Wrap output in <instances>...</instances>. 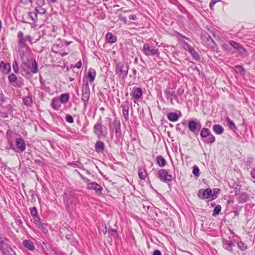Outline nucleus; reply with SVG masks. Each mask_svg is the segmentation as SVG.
I'll list each match as a JSON object with an SVG mask.
<instances>
[{
	"mask_svg": "<svg viewBox=\"0 0 255 255\" xmlns=\"http://www.w3.org/2000/svg\"><path fill=\"white\" fill-rule=\"evenodd\" d=\"M170 2L175 5L179 3L177 0H170Z\"/></svg>",
	"mask_w": 255,
	"mask_h": 255,
	"instance_id": "0e129e2a",
	"label": "nucleus"
},
{
	"mask_svg": "<svg viewBox=\"0 0 255 255\" xmlns=\"http://www.w3.org/2000/svg\"><path fill=\"white\" fill-rule=\"evenodd\" d=\"M122 107L124 118L126 121H128V104L122 105Z\"/></svg>",
	"mask_w": 255,
	"mask_h": 255,
	"instance_id": "cd10ccee",
	"label": "nucleus"
},
{
	"mask_svg": "<svg viewBox=\"0 0 255 255\" xmlns=\"http://www.w3.org/2000/svg\"><path fill=\"white\" fill-rule=\"evenodd\" d=\"M69 98L70 95L68 93H64L60 96L59 100L61 103L65 104L69 101Z\"/></svg>",
	"mask_w": 255,
	"mask_h": 255,
	"instance_id": "bb28decb",
	"label": "nucleus"
},
{
	"mask_svg": "<svg viewBox=\"0 0 255 255\" xmlns=\"http://www.w3.org/2000/svg\"><path fill=\"white\" fill-rule=\"evenodd\" d=\"M153 255H161V254L159 250H155L153 252Z\"/></svg>",
	"mask_w": 255,
	"mask_h": 255,
	"instance_id": "680f3d73",
	"label": "nucleus"
},
{
	"mask_svg": "<svg viewBox=\"0 0 255 255\" xmlns=\"http://www.w3.org/2000/svg\"><path fill=\"white\" fill-rule=\"evenodd\" d=\"M106 41L108 43H115L117 41V37L112 33H107L106 35Z\"/></svg>",
	"mask_w": 255,
	"mask_h": 255,
	"instance_id": "393cba45",
	"label": "nucleus"
},
{
	"mask_svg": "<svg viewBox=\"0 0 255 255\" xmlns=\"http://www.w3.org/2000/svg\"><path fill=\"white\" fill-rule=\"evenodd\" d=\"M23 102L25 105L31 106L32 103V100L31 97L27 96L23 99Z\"/></svg>",
	"mask_w": 255,
	"mask_h": 255,
	"instance_id": "e433bc0d",
	"label": "nucleus"
},
{
	"mask_svg": "<svg viewBox=\"0 0 255 255\" xmlns=\"http://www.w3.org/2000/svg\"><path fill=\"white\" fill-rule=\"evenodd\" d=\"M202 37H205V38H207V40L208 41H209L210 40H211V41H212V38L211 37V36L208 34V33H204L203 34H202L201 35Z\"/></svg>",
	"mask_w": 255,
	"mask_h": 255,
	"instance_id": "864d4df0",
	"label": "nucleus"
},
{
	"mask_svg": "<svg viewBox=\"0 0 255 255\" xmlns=\"http://www.w3.org/2000/svg\"><path fill=\"white\" fill-rule=\"evenodd\" d=\"M112 235H114V234L116 235L117 234V231L116 230L112 229L111 231H109V233H111Z\"/></svg>",
	"mask_w": 255,
	"mask_h": 255,
	"instance_id": "e2e57ef3",
	"label": "nucleus"
},
{
	"mask_svg": "<svg viewBox=\"0 0 255 255\" xmlns=\"http://www.w3.org/2000/svg\"><path fill=\"white\" fill-rule=\"evenodd\" d=\"M201 128V125L200 122H197L192 120L188 123V128L189 130L197 135L199 133V130Z\"/></svg>",
	"mask_w": 255,
	"mask_h": 255,
	"instance_id": "9d476101",
	"label": "nucleus"
},
{
	"mask_svg": "<svg viewBox=\"0 0 255 255\" xmlns=\"http://www.w3.org/2000/svg\"><path fill=\"white\" fill-rule=\"evenodd\" d=\"M104 143L100 140L97 141L95 144V151L98 153H102L105 149Z\"/></svg>",
	"mask_w": 255,
	"mask_h": 255,
	"instance_id": "aec40b11",
	"label": "nucleus"
},
{
	"mask_svg": "<svg viewBox=\"0 0 255 255\" xmlns=\"http://www.w3.org/2000/svg\"><path fill=\"white\" fill-rule=\"evenodd\" d=\"M23 245L25 248L30 251H33L35 249L33 243L29 240H25L23 241Z\"/></svg>",
	"mask_w": 255,
	"mask_h": 255,
	"instance_id": "c756f323",
	"label": "nucleus"
},
{
	"mask_svg": "<svg viewBox=\"0 0 255 255\" xmlns=\"http://www.w3.org/2000/svg\"><path fill=\"white\" fill-rule=\"evenodd\" d=\"M110 129L112 130V129H115V133L117 136H120L121 135V123L117 119L114 120L112 125H110L109 126Z\"/></svg>",
	"mask_w": 255,
	"mask_h": 255,
	"instance_id": "4468645a",
	"label": "nucleus"
},
{
	"mask_svg": "<svg viewBox=\"0 0 255 255\" xmlns=\"http://www.w3.org/2000/svg\"><path fill=\"white\" fill-rule=\"evenodd\" d=\"M37 6H44L45 5V0H36Z\"/></svg>",
	"mask_w": 255,
	"mask_h": 255,
	"instance_id": "49530a36",
	"label": "nucleus"
},
{
	"mask_svg": "<svg viewBox=\"0 0 255 255\" xmlns=\"http://www.w3.org/2000/svg\"><path fill=\"white\" fill-rule=\"evenodd\" d=\"M4 101L3 94H0V105H2Z\"/></svg>",
	"mask_w": 255,
	"mask_h": 255,
	"instance_id": "4d7b16f0",
	"label": "nucleus"
},
{
	"mask_svg": "<svg viewBox=\"0 0 255 255\" xmlns=\"http://www.w3.org/2000/svg\"><path fill=\"white\" fill-rule=\"evenodd\" d=\"M168 119L171 122H176L179 119V117L175 113L171 112L167 115Z\"/></svg>",
	"mask_w": 255,
	"mask_h": 255,
	"instance_id": "7c9ffc66",
	"label": "nucleus"
},
{
	"mask_svg": "<svg viewBox=\"0 0 255 255\" xmlns=\"http://www.w3.org/2000/svg\"><path fill=\"white\" fill-rule=\"evenodd\" d=\"M199 168L197 165H194L193 167V174L196 177H199Z\"/></svg>",
	"mask_w": 255,
	"mask_h": 255,
	"instance_id": "ea45409f",
	"label": "nucleus"
},
{
	"mask_svg": "<svg viewBox=\"0 0 255 255\" xmlns=\"http://www.w3.org/2000/svg\"><path fill=\"white\" fill-rule=\"evenodd\" d=\"M85 182L88 189L95 190L96 193L98 195L102 194L103 188L100 184L95 182H90L89 179H86Z\"/></svg>",
	"mask_w": 255,
	"mask_h": 255,
	"instance_id": "423d86ee",
	"label": "nucleus"
},
{
	"mask_svg": "<svg viewBox=\"0 0 255 255\" xmlns=\"http://www.w3.org/2000/svg\"><path fill=\"white\" fill-rule=\"evenodd\" d=\"M39 79H40V82L41 85L43 86L44 85V83H43V82L42 81V79L41 76L40 77Z\"/></svg>",
	"mask_w": 255,
	"mask_h": 255,
	"instance_id": "69168bd1",
	"label": "nucleus"
},
{
	"mask_svg": "<svg viewBox=\"0 0 255 255\" xmlns=\"http://www.w3.org/2000/svg\"><path fill=\"white\" fill-rule=\"evenodd\" d=\"M20 2L25 4V5H28L29 3H32V0H20Z\"/></svg>",
	"mask_w": 255,
	"mask_h": 255,
	"instance_id": "5fc2aeb1",
	"label": "nucleus"
},
{
	"mask_svg": "<svg viewBox=\"0 0 255 255\" xmlns=\"http://www.w3.org/2000/svg\"><path fill=\"white\" fill-rule=\"evenodd\" d=\"M143 51L146 56H158L159 52L157 48L153 46H150L148 44H144L143 47Z\"/></svg>",
	"mask_w": 255,
	"mask_h": 255,
	"instance_id": "6e6552de",
	"label": "nucleus"
},
{
	"mask_svg": "<svg viewBox=\"0 0 255 255\" xmlns=\"http://www.w3.org/2000/svg\"><path fill=\"white\" fill-rule=\"evenodd\" d=\"M30 213H31V215L33 217L38 216V214H37V210L35 207H33L31 209Z\"/></svg>",
	"mask_w": 255,
	"mask_h": 255,
	"instance_id": "37998d69",
	"label": "nucleus"
},
{
	"mask_svg": "<svg viewBox=\"0 0 255 255\" xmlns=\"http://www.w3.org/2000/svg\"><path fill=\"white\" fill-rule=\"evenodd\" d=\"M221 1V0H211V1L210 2L209 6L211 9H213V7L214 5L218 1Z\"/></svg>",
	"mask_w": 255,
	"mask_h": 255,
	"instance_id": "8fccbe9b",
	"label": "nucleus"
},
{
	"mask_svg": "<svg viewBox=\"0 0 255 255\" xmlns=\"http://www.w3.org/2000/svg\"><path fill=\"white\" fill-rule=\"evenodd\" d=\"M69 164L72 165L74 166H77V167L80 168L79 165L81 164V163L79 162H73V163H70Z\"/></svg>",
	"mask_w": 255,
	"mask_h": 255,
	"instance_id": "6e6d98bb",
	"label": "nucleus"
},
{
	"mask_svg": "<svg viewBox=\"0 0 255 255\" xmlns=\"http://www.w3.org/2000/svg\"><path fill=\"white\" fill-rule=\"evenodd\" d=\"M183 48L187 51L189 52L192 55V57L196 60H198L200 58L199 55L193 47L187 43H185Z\"/></svg>",
	"mask_w": 255,
	"mask_h": 255,
	"instance_id": "f8f14e48",
	"label": "nucleus"
},
{
	"mask_svg": "<svg viewBox=\"0 0 255 255\" xmlns=\"http://www.w3.org/2000/svg\"><path fill=\"white\" fill-rule=\"evenodd\" d=\"M39 15H42L46 12V8L43 6H36L34 9Z\"/></svg>",
	"mask_w": 255,
	"mask_h": 255,
	"instance_id": "f704fd0d",
	"label": "nucleus"
},
{
	"mask_svg": "<svg viewBox=\"0 0 255 255\" xmlns=\"http://www.w3.org/2000/svg\"><path fill=\"white\" fill-rule=\"evenodd\" d=\"M82 66V62L81 61H78L75 65V67H76L77 68H80Z\"/></svg>",
	"mask_w": 255,
	"mask_h": 255,
	"instance_id": "13d9d810",
	"label": "nucleus"
},
{
	"mask_svg": "<svg viewBox=\"0 0 255 255\" xmlns=\"http://www.w3.org/2000/svg\"><path fill=\"white\" fill-rule=\"evenodd\" d=\"M215 141V137L211 133L207 138L203 139V141L206 144H211Z\"/></svg>",
	"mask_w": 255,
	"mask_h": 255,
	"instance_id": "72a5a7b5",
	"label": "nucleus"
},
{
	"mask_svg": "<svg viewBox=\"0 0 255 255\" xmlns=\"http://www.w3.org/2000/svg\"><path fill=\"white\" fill-rule=\"evenodd\" d=\"M65 120L67 122L69 123H73L74 122V120L72 116L70 115H67L66 116Z\"/></svg>",
	"mask_w": 255,
	"mask_h": 255,
	"instance_id": "c03bdc74",
	"label": "nucleus"
},
{
	"mask_svg": "<svg viewBox=\"0 0 255 255\" xmlns=\"http://www.w3.org/2000/svg\"><path fill=\"white\" fill-rule=\"evenodd\" d=\"M8 79L10 84L15 87H21L24 84L21 79H18L14 74H11L8 76Z\"/></svg>",
	"mask_w": 255,
	"mask_h": 255,
	"instance_id": "1a4fd4ad",
	"label": "nucleus"
},
{
	"mask_svg": "<svg viewBox=\"0 0 255 255\" xmlns=\"http://www.w3.org/2000/svg\"><path fill=\"white\" fill-rule=\"evenodd\" d=\"M235 193L236 195H239L238 200V202L240 203H245L249 199V196L247 193L242 192L239 194L236 191Z\"/></svg>",
	"mask_w": 255,
	"mask_h": 255,
	"instance_id": "f3484780",
	"label": "nucleus"
},
{
	"mask_svg": "<svg viewBox=\"0 0 255 255\" xmlns=\"http://www.w3.org/2000/svg\"><path fill=\"white\" fill-rule=\"evenodd\" d=\"M198 195L199 198L204 199L207 198H211L213 199V196L212 195V192L211 189L208 188L204 191L199 190L198 193Z\"/></svg>",
	"mask_w": 255,
	"mask_h": 255,
	"instance_id": "ddd939ff",
	"label": "nucleus"
},
{
	"mask_svg": "<svg viewBox=\"0 0 255 255\" xmlns=\"http://www.w3.org/2000/svg\"><path fill=\"white\" fill-rule=\"evenodd\" d=\"M34 220L33 223L36 225V226L38 227L40 224H41L42 223L40 221V218L38 216L34 217Z\"/></svg>",
	"mask_w": 255,
	"mask_h": 255,
	"instance_id": "a18cd8bd",
	"label": "nucleus"
},
{
	"mask_svg": "<svg viewBox=\"0 0 255 255\" xmlns=\"http://www.w3.org/2000/svg\"><path fill=\"white\" fill-rule=\"evenodd\" d=\"M164 93L166 99L170 101L171 105H174L173 99H176V96L174 94V92L171 88H167L164 91Z\"/></svg>",
	"mask_w": 255,
	"mask_h": 255,
	"instance_id": "2eb2a0df",
	"label": "nucleus"
},
{
	"mask_svg": "<svg viewBox=\"0 0 255 255\" xmlns=\"http://www.w3.org/2000/svg\"><path fill=\"white\" fill-rule=\"evenodd\" d=\"M15 144L17 147L21 151L25 150L26 148L25 143L24 140L21 138H16L15 140Z\"/></svg>",
	"mask_w": 255,
	"mask_h": 255,
	"instance_id": "6ab92c4d",
	"label": "nucleus"
},
{
	"mask_svg": "<svg viewBox=\"0 0 255 255\" xmlns=\"http://www.w3.org/2000/svg\"><path fill=\"white\" fill-rule=\"evenodd\" d=\"M12 67L15 73H17L18 72V66L16 61H14L12 64Z\"/></svg>",
	"mask_w": 255,
	"mask_h": 255,
	"instance_id": "79ce46f5",
	"label": "nucleus"
},
{
	"mask_svg": "<svg viewBox=\"0 0 255 255\" xmlns=\"http://www.w3.org/2000/svg\"><path fill=\"white\" fill-rule=\"evenodd\" d=\"M237 245L238 248L242 251H244L247 249V246L243 242H239Z\"/></svg>",
	"mask_w": 255,
	"mask_h": 255,
	"instance_id": "a19ab883",
	"label": "nucleus"
},
{
	"mask_svg": "<svg viewBox=\"0 0 255 255\" xmlns=\"http://www.w3.org/2000/svg\"><path fill=\"white\" fill-rule=\"evenodd\" d=\"M126 15L121 14L119 15V19L125 23L131 24L130 20L136 21L138 19L136 14L131 13V11L125 12Z\"/></svg>",
	"mask_w": 255,
	"mask_h": 255,
	"instance_id": "20e7f679",
	"label": "nucleus"
},
{
	"mask_svg": "<svg viewBox=\"0 0 255 255\" xmlns=\"http://www.w3.org/2000/svg\"><path fill=\"white\" fill-rule=\"evenodd\" d=\"M179 126H180V125H179V124H178V125H177L176 129H177V130H180V128H179Z\"/></svg>",
	"mask_w": 255,
	"mask_h": 255,
	"instance_id": "774afa93",
	"label": "nucleus"
},
{
	"mask_svg": "<svg viewBox=\"0 0 255 255\" xmlns=\"http://www.w3.org/2000/svg\"><path fill=\"white\" fill-rule=\"evenodd\" d=\"M157 163L160 167H163L166 165V161L162 156H158L156 157Z\"/></svg>",
	"mask_w": 255,
	"mask_h": 255,
	"instance_id": "473e14b6",
	"label": "nucleus"
},
{
	"mask_svg": "<svg viewBox=\"0 0 255 255\" xmlns=\"http://www.w3.org/2000/svg\"><path fill=\"white\" fill-rule=\"evenodd\" d=\"M211 133V131L208 128H204L201 130L200 135L204 139L207 138Z\"/></svg>",
	"mask_w": 255,
	"mask_h": 255,
	"instance_id": "c85d7f7f",
	"label": "nucleus"
},
{
	"mask_svg": "<svg viewBox=\"0 0 255 255\" xmlns=\"http://www.w3.org/2000/svg\"><path fill=\"white\" fill-rule=\"evenodd\" d=\"M130 95L134 99H139L142 96V90L140 88H134Z\"/></svg>",
	"mask_w": 255,
	"mask_h": 255,
	"instance_id": "dca6fc26",
	"label": "nucleus"
},
{
	"mask_svg": "<svg viewBox=\"0 0 255 255\" xmlns=\"http://www.w3.org/2000/svg\"><path fill=\"white\" fill-rule=\"evenodd\" d=\"M146 172L145 170L139 169L138 170V176L141 179H144L146 177Z\"/></svg>",
	"mask_w": 255,
	"mask_h": 255,
	"instance_id": "58836bf2",
	"label": "nucleus"
},
{
	"mask_svg": "<svg viewBox=\"0 0 255 255\" xmlns=\"http://www.w3.org/2000/svg\"><path fill=\"white\" fill-rule=\"evenodd\" d=\"M38 13H37L35 9L33 11H29L28 13V16L33 22L37 21L38 19Z\"/></svg>",
	"mask_w": 255,
	"mask_h": 255,
	"instance_id": "2f4dec72",
	"label": "nucleus"
},
{
	"mask_svg": "<svg viewBox=\"0 0 255 255\" xmlns=\"http://www.w3.org/2000/svg\"><path fill=\"white\" fill-rule=\"evenodd\" d=\"M31 65H30V62L27 63L24 62L21 64V69L22 71L25 75H30L31 73H36L37 72V63L35 60H31Z\"/></svg>",
	"mask_w": 255,
	"mask_h": 255,
	"instance_id": "f03ea898",
	"label": "nucleus"
},
{
	"mask_svg": "<svg viewBox=\"0 0 255 255\" xmlns=\"http://www.w3.org/2000/svg\"><path fill=\"white\" fill-rule=\"evenodd\" d=\"M251 176L252 177V178H253L254 179H255V167L252 170V171L251 172Z\"/></svg>",
	"mask_w": 255,
	"mask_h": 255,
	"instance_id": "052dcab7",
	"label": "nucleus"
},
{
	"mask_svg": "<svg viewBox=\"0 0 255 255\" xmlns=\"http://www.w3.org/2000/svg\"><path fill=\"white\" fill-rule=\"evenodd\" d=\"M235 245L231 241H224L223 242V247L226 250L230 252L232 251V248L235 247Z\"/></svg>",
	"mask_w": 255,
	"mask_h": 255,
	"instance_id": "b1692460",
	"label": "nucleus"
},
{
	"mask_svg": "<svg viewBox=\"0 0 255 255\" xmlns=\"http://www.w3.org/2000/svg\"><path fill=\"white\" fill-rule=\"evenodd\" d=\"M96 75V72L95 70L93 68H90L88 72V78L90 82L92 83L94 81Z\"/></svg>",
	"mask_w": 255,
	"mask_h": 255,
	"instance_id": "4be33fe9",
	"label": "nucleus"
},
{
	"mask_svg": "<svg viewBox=\"0 0 255 255\" xmlns=\"http://www.w3.org/2000/svg\"><path fill=\"white\" fill-rule=\"evenodd\" d=\"M179 9L181 11V12H182L183 13L189 14L187 10L181 4H179Z\"/></svg>",
	"mask_w": 255,
	"mask_h": 255,
	"instance_id": "09e8293b",
	"label": "nucleus"
},
{
	"mask_svg": "<svg viewBox=\"0 0 255 255\" xmlns=\"http://www.w3.org/2000/svg\"><path fill=\"white\" fill-rule=\"evenodd\" d=\"M60 103L58 99L55 98L52 100L51 105L53 109L58 110L61 107Z\"/></svg>",
	"mask_w": 255,
	"mask_h": 255,
	"instance_id": "5701e85b",
	"label": "nucleus"
},
{
	"mask_svg": "<svg viewBox=\"0 0 255 255\" xmlns=\"http://www.w3.org/2000/svg\"><path fill=\"white\" fill-rule=\"evenodd\" d=\"M226 121L228 122V126L229 127L230 129L232 130H236L237 129V127L235 125V124L229 118L227 117L226 118Z\"/></svg>",
	"mask_w": 255,
	"mask_h": 255,
	"instance_id": "c9c22d12",
	"label": "nucleus"
},
{
	"mask_svg": "<svg viewBox=\"0 0 255 255\" xmlns=\"http://www.w3.org/2000/svg\"><path fill=\"white\" fill-rule=\"evenodd\" d=\"M79 175L85 181V180L87 179V178H85L80 173H79Z\"/></svg>",
	"mask_w": 255,
	"mask_h": 255,
	"instance_id": "338daca9",
	"label": "nucleus"
},
{
	"mask_svg": "<svg viewBox=\"0 0 255 255\" xmlns=\"http://www.w3.org/2000/svg\"><path fill=\"white\" fill-rule=\"evenodd\" d=\"M184 92V89L183 87H181L177 90V93L179 96H181Z\"/></svg>",
	"mask_w": 255,
	"mask_h": 255,
	"instance_id": "3c124183",
	"label": "nucleus"
},
{
	"mask_svg": "<svg viewBox=\"0 0 255 255\" xmlns=\"http://www.w3.org/2000/svg\"><path fill=\"white\" fill-rule=\"evenodd\" d=\"M229 44L234 49H236L239 52L243 53L245 51L244 48L239 43L234 40L229 41Z\"/></svg>",
	"mask_w": 255,
	"mask_h": 255,
	"instance_id": "a211bd4d",
	"label": "nucleus"
},
{
	"mask_svg": "<svg viewBox=\"0 0 255 255\" xmlns=\"http://www.w3.org/2000/svg\"><path fill=\"white\" fill-rule=\"evenodd\" d=\"M128 66L122 63H119L117 64L116 73L120 75H124L127 76L128 71Z\"/></svg>",
	"mask_w": 255,
	"mask_h": 255,
	"instance_id": "9b49d317",
	"label": "nucleus"
},
{
	"mask_svg": "<svg viewBox=\"0 0 255 255\" xmlns=\"http://www.w3.org/2000/svg\"><path fill=\"white\" fill-rule=\"evenodd\" d=\"M0 70L4 74H7L10 70V64L1 62L0 65Z\"/></svg>",
	"mask_w": 255,
	"mask_h": 255,
	"instance_id": "412c9836",
	"label": "nucleus"
},
{
	"mask_svg": "<svg viewBox=\"0 0 255 255\" xmlns=\"http://www.w3.org/2000/svg\"><path fill=\"white\" fill-rule=\"evenodd\" d=\"M93 130L98 138L106 137L108 135L107 128L103 126L100 119L94 125Z\"/></svg>",
	"mask_w": 255,
	"mask_h": 255,
	"instance_id": "f257e3e1",
	"label": "nucleus"
},
{
	"mask_svg": "<svg viewBox=\"0 0 255 255\" xmlns=\"http://www.w3.org/2000/svg\"><path fill=\"white\" fill-rule=\"evenodd\" d=\"M157 177L160 181L166 183L171 182L173 178V176L169 174L167 170L163 169H161L158 171Z\"/></svg>",
	"mask_w": 255,
	"mask_h": 255,
	"instance_id": "39448f33",
	"label": "nucleus"
},
{
	"mask_svg": "<svg viewBox=\"0 0 255 255\" xmlns=\"http://www.w3.org/2000/svg\"><path fill=\"white\" fill-rule=\"evenodd\" d=\"M45 224H44L43 223H41V224H40V225L38 227V228L40 229H41V230H42V231L44 233H46L48 232V230L47 229H46V228H45Z\"/></svg>",
	"mask_w": 255,
	"mask_h": 255,
	"instance_id": "de8ad7c7",
	"label": "nucleus"
},
{
	"mask_svg": "<svg viewBox=\"0 0 255 255\" xmlns=\"http://www.w3.org/2000/svg\"><path fill=\"white\" fill-rule=\"evenodd\" d=\"M213 130L217 134H221L224 132V131L223 127L218 124H216L213 126Z\"/></svg>",
	"mask_w": 255,
	"mask_h": 255,
	"instance_id": "a878e982",
	"label": "nucleus"
},
{
	"mask_svg": "<svg viewBox=\"0 0 255 255\" xmlns=\"http://www.w3.org/2000/svg\"><path fill=\"white\" fill-rule=\"evenodd\" d=\"M236 70H238V71L242 73V72L244 73L245 71V69L240 65H237L236 66Z\"/></svg>",
	"mask_w": 255,
	"mask_h": 255,
	"instance_id": "603ef678",
	"label": "nucleus"
},
{
	"mask_svg": "<svg viewBox=\"0 0 255 255\" xmlns=\"http://www.w3.org/2000/svg\"><path fill=\"white\" fill-rule=\"evenodd\" d=\"M82 93V100L83 101L84 107L86 108L88 103L90 95V90L88 82H86V83L84 85Z\"/></svg>",
	"mask_w": 255,
	"mask_h": 255,
	"instance_id": "0eeeda50",
	"label": "nucleus"
},
{
	"mask_svg": "<svg viewBox=\"0 0 255 255\" xmlns=\"http://www.w3.org/2000/svg\"><path fill=\"white\" fill-rule=\"evenodd\" d=\"M253 160V159L252 158H248L247 161V164L248 165H250L252 163Z\"/></svg>",
	"mask_w": 255,
	"mask_h": 255,
	"instance_id": "bf43d9fd",
	"label": "nucleus"
},
{
	"mask_svg": "<svg viewBox=\"0 0 255 255\" xmlns=\"http://www.w3.org/2000/svg\"><path fill=\"white\" fill-rule=\"evenodd\" d=\"M18 38L19 39L18 49L19 50V52L20 53H22V54L23 55L24 54L23 51L22 50V49L25 48V42L26 41H28L30 42H35L39 39V36H38V38L36 39H34L29 35H27L25 37V38H24L23 36V33H19L18 34Z\"/></svg>",
	"mask_w": 255,
	"mask_h": 255,
	"instance_id": "7ed1b4c3",
	"label": "nucleus"
},
{
	"mask_svg": "<svg viewBox=\"0 0 255 255\" xmlns=\"http://www.w3.org/2000/svg\"><path fill=\"white\" fill-rule=\"evenodd\" d=\"M221 210V206L220 205H217L215 206L213 213V216L218 215Z\"/></svg>",
	"mask_w": 255,
	"mask_h": 255,
	"instance_id": "4c0bfd02",
	"label": "nucleus"
}]
</instances>
